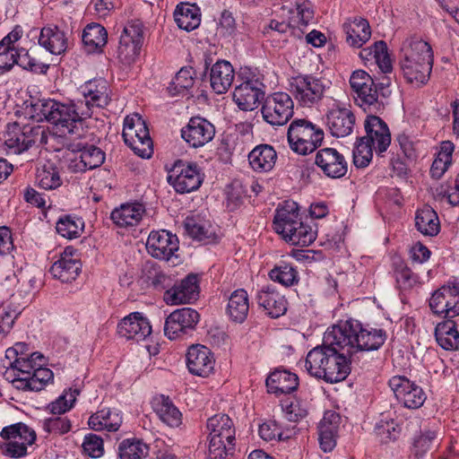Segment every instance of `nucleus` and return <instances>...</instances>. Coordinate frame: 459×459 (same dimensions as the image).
Returning <instances> with one entry per match:
<instances>
[{
  "label": "nucleus",
  "mask_w": 459,
  "mask_h": 459,
  "mask_svg": "<svg viewBox=\"0 0 459 459\" xmlns=\"http://www.w3.org/2000/svg\"><path fill=\"white\" fill-rule=\"evenodd\" d=\"M149 452V446L136 438L123 440L117 448L120 459H143Z\"/></svg>",
  "instance_id": "8fccbe9b"
},
{
  "label": "nucleus",
  "mask_w": 459,
  "mask_h": 459,
  "mask_svg": "<svg viewBox=\"0 0 459 459\" xmlns=\"http://www.w3.org/2000/svg\"><path fill=\"white\" fill-rule=\"evenodd\" d=\"M290 91L296 100L304 107H311L324 96L325 80L312 74H299L290 81Z\"/></svg>",
  "instance_id": "ddd939ff"
},
{
  "label": "nucleus",
  "mask_w": 459,
  "mask_h": 459,
  "mask_svg": "<svg viewBox=\"0 0 459 459\" xmlns=\"http://www.w3.org/2000/svg\"><path fill=\"white\" fill-rule=\"evenodd\" d=\"M350 85L356 104L365 111L377 113L384 108L383 100H378L376 83L367 72L354 71L350 77Z\"/></svg>",
  "instance_id": "9d476101"
},
{
  "label": "nucleus",
  "mask_w": 459,
  "mask_h": 459,
  "mask_svg": "<svg viewBox=\"0 0 459 459\" xmlns=\"http://www.w3.org/2000/svg\"><path fill=\"white\" fill-rule=\"evenodd\" d=\"M388 385L397 401L408 409L420 408L427 399L422 387L404 376L393 377Z\"/></svg>",
  "instance_id": "f3484780"
},
{
  "label": "nucleus",
  "mask_w": 459,
  "mask_h": 459,
  "mask_svg": "<svg viewBox=\"0 0 459 459\" xmlns=\"http://www.w3.org/2000/svg\"><path fill=\"white\" fill-rule=\"evenodd\" d=\"M146 248L152 257L169 260L178 249V239L168 230H153L149 234Z\"/></svg>",
  "instance_id": "5701e85b"
},
{
  "label": "nucleus",
  "mask_w": 459,
  "mask_h": 459,
  "mask_svg": "<svg viewBox=\"0 0 459 459\" xmlns=\"http://www.w3.org/2000/svg\"><path fill=\"white\" fill-rule=\"evenodd\" d=\"M45 358L40 352H32L29 358L9 360L4 378L12 383L13 386L24 392H39L53 381L54 374L44 368Z\"/></svg>",
  "instance_id": "7ed1b4c3"
},
{
  "label": "nucleus",
  "mask_w": 459,
  "mask_h": 459,
  "mask_svg": "<svg viewBox=\"0 0 459 459\" xmlns=\"http://www.w3.org/2000/svg\"><path fill=\"white\" fill-rule=\"evenodd\" d=\"M417 230L424 235L435 236L439 232V220L436 212L429 206L418 210L415 217Z\"/></svg>",
  "instance_id": "a18cd8bd"
},
{
  "label": "nucleus",
  "mask_w": 459,
  "mask_h": 459,
  "mask_svg": "<svg viewBox=\"0 0 459 459\" xmlns=\"http://www.w3.org/2000/svg\"><path fill=\"white\" fill-rule=\"evenodd\" d=\"M82 447L84 452L92 458H99L104 453L103 440L95 434L85 436Z\"/></svg>",
  "instance_id": "e2e57ef3"
},
{
  "label": "nucleus",
  "mask_w": 459,
  "mask_h": 459,
  "mask_svg": "<svg viewBox=\"0 0 459 459\" xmlns=\"http://www.w3.org/2000/svg\"><path fill=\"white\" fill-rule=\"evenodd\" d=\"M352 111L340 103L333 104L326 114V125L333 136L345 137L351 134L355 126Z\"/></svg>",
  "instance_id": "393cba45"
},
{
  "label": "nucleus",
  "mask_w": 459,
  "mask_h": 459,
  "mask_svg": "<svg viewBox=\"0 0 459 459\" xmlns=\"http://www.w3.org/2000/svg\"><path fill=\"white\" fill-rule=\"evenodd\" d=\"M343 30L346 34V42L352 48H361L371 37L369 23L361 17L344 23Z\"/></svg>",
  "instance_id": "e433bc0d"
},
{
  "label": "nucleus",
  "mask_w": 459,
  "mask_h": 459,
  "mask_svg": "<svg viewBox=\"0 0 459 459\" xmlns=\"http://www.w3.org/2000/svg\"><path fill=\"white\" fill-rule=\"evenodd\" d=\"M316 238V231L307 224L302 221L294 227L290 233L287 234L283 238L292 245L307 247L312 244Z\"/></svg>",
  "instance_id": "3c124183"
},
{
  "label": "nucleus",
  "mask_w": 459,
  "mask_h": 459,
  "mask_svg": "<svg viewBox=\"0 0 459 459\" xmlns=\"http://www.w3.org/2000/svg\"><path fill=\"white\" fill-rule=\"evenodd\" d=\"M15 65H19L24 70H29L35 73H46L48 65L38 62L32 57L29 52L23 48H16Z\"/></svg>",
  "instance_id": "864d4df0"
},
{
  "label": "nucleus",
  "mask_w": 459,
  "mask_h": 459,
  "mask_svg": "<svg viewBox=\"0 0 459 459\" xmlns=\"http://www.w3.org/2000/svg\"><path fill=\"white\" fill-rule=\"evenodd\" d=\"M120 336L140 342L152 333V326L142 313L134 312L124 317L117 325Z\"/></svg>",
  "instance_id": "bb28decb"
},
{
  "label": "nucleus",
  "mask_w": 459,
  "mask_h": 459,
  "mask_svg": "<svg viewBox=\"0 0 459 459\" xmlns=\"http://www.w3.org/2000/svg\"><path fill=\"white\" fill-rule=\"evenodd\" d=\"M435 336L437 343L444 350L452 351L459 348V332L455 323L451 319L437 324Z\"/></svg>",
  "instance_id": "37998d69"
},
{
  "label": "nucleus",
  "mask_w": 459,
  "mask_h": 459,
  "mask_svg": "<svg viewBox=\"0 0 459 459\" xmlns=\"http://www.w3.org/2000/svg\"><path fill=\"white\" fill-rule=\"evenodd\" d=\"M207 459H230L235 450L236 429L226 414H216L207 420Z\"/></svg>",
  "instance_id": "423d86ee"
},
{
  "label": "nucleus",
  "mask_w": 459,
  "mask_h": 459,
  "mask_svg": "<svg viewBox=\"0 0 459 459\" xmlns=\"http://www.w3.org/2000/svg\"><path fill=\"white\" fill-rule=\"evenodd\" d=\"M174 19L180 29L191 31L200 25L199 8L195 4L181 3L174 11Z\"/></svg>",
  "instance_id": "ea45409f"
},
{
  "label": "nucleus",
  "mask_w": 459,
  "mask_h": 459,
  "mask_svg": "<svg viewBox=\"0 0 459 459\" xmlns=\"http://www.w3.org/2000/svg\"><path fill=\"white\" fill-rule=\"evenodd\" d=\"M287 137L292 151L306 155L320 146L324 131L309 121L298 119L290 125Z\"/></svg>",
  "instance_id": "0eeeda50"
},
{
  "label": "nucleus",
  "mask_w": 459,
  "mask_h": 459,
  "mask_svg": "<svg viewBox=\"0 0 459 459\" xmlns=\"http://www.w3.org/2000/svg\"><path fill=\"white\" fill-rule=\"evenodd\" d=\"M366 135L358 139L353 151L354 164L367 167L372 160L373 151L381 154L391 143V133L387 124L379 117L368 115L364 120Z\"/></svg>",
  "instance_id": "39448f33"
},
{
  "label": "nucleus",
  "mask_w": 459,
  "mask_h": 459,
  "mask_svg": "<svg viewBox=\"0 0 459 459\" xmlns=\"http://www.w3.org/2000/svg\"><path fill=\"white\" fill-rule=\"evenodd\" d=\"M186 365L193 375L207 377L214 370L215 359L213 353L204 345H192L186 354Z\"/></svg>",
  "instance_id": "b1692460"
},
{
  "label": "nucleus",
  "mask_w": 459,
  "mask_h": 459,
  "mask_svg": "<svg viewBox=\"0 0 459 459\" xmlns=\"http://www.w3.org/2000/svg\"><path fill=\"white\" fill-rule=\"evenodd\" d=\"M56 229L62 237L73 239L78 238L83 231L84 221L80 217L63 215L58 219Z\"/></svg>",
  "instance_id": "de8ad7c7"
},
{
  "label": "nucleus",
  "mask_w": 459,
  "mask_h": 459,
  "mask_svg": "<svg viewBox=\"0 0 459 459\" xmlns=\"http://www.w3.org/2000/svg\"><path fill=\"white\" fill-rule=\"evenodd\" d=\"M269 277L272 281L279 282L283 286L290 287L299 282V273L290 264L281 262L270 272Z\"/></svg>",
  "instance_id": "09e8293b"
},
{
  "label": "nucleus",
  "mask_w": 459,
  "mask_h": 459,
  "mask_svg": "<svg viewBox=\"0 0 459 459\" xmlns=\"http://www.w3.org/2000/svg\"><path fill=\"white\" fill-rule=\"evenodd\" d=\"M199 296V286L197 276L187 275L178 284L166 290L164 300L167 304L178 305L190 303L196 300Z\"/></svg>",
  "instance_id": "cd10ccee"
},
{
  "label": "nucleus",
  "mask_w": 459,
  "mask_h": 459,
  "mask_svg": "<svg viewBox=\"0 0 459 459\" xmlns=\"http://www.w3.org/2000/svg\"><path fill=\"white\" fill-rule=\"evenodd\" d=\"M145 212V207L140 203H126L115 208L110 214L113 223L120 228L134 227L139 224Z\"/></svg>",
  "instance_id": "7c9ffc66"
},
{
  "label": "nucleus",
  "mask_w": 459,
  "mask_h": 459,
  "mask_svg": "<svg viewBox=\"0 0 459 459\" xmlns=\"http://www.w3.org/2000/svg\"><path fill=\"white\" fill-rule=\"evenodd\" d=\"M199 320V313L191 307L176 309L166 318L164 333L170 340L177 339L194 330Z\"/></svg>",
  "instance_id": "aec40b11"
},
{
  "label": "nucleus",
  "mask_w": 459,
  "mask_h": 459,
  "mask_svg": "<svg viewBox=\"0 0 459 459\" xmlns=\"http://www.w3.org/2000/svg\"><path fill=\"white\" fill-rule=\"evenodd\" d=\"M4 137L6 151L12 154H20L32 145H43L48 143L46 130L40 126H24L21 128L14 124L8 126Z\"/></svg>",
  "instance_id": "1a4fd4ad"
},
{
  "label": "nucleus",
  "mask_w": 459,
  "mask_h": 459,
  "mask_svg": "<svg viewBox=\"0 0 459 459\" xmlns=\"http://www.w3.org/2000/svg\"><path fill=\"white\" fill-rule=\"evenodd\" d=\"M277 152L269 144H259L248 154L251 168L256 172H269L276 163Z\"/></svg>",
  "instance_id": "c9c22d12"
},
{
  "label": "nucleus",
  "mask_w": 459,
  "mask_h": 459,
  "mask_svg": "<svg viewBox=\"0 0 459 459\" xmlns=\"http://www.w3.org/2000/svg\"><path fill=\"white\" fill-rule=\"evenodd\" d=\"M394 275L399 288L403 290L412 288L419 280L418 275L403 264L396 266Z\"/></svg>",
  "instance_id": "bf43d9fd"
},
{
  "label": "nucleus",
  "mask_w": 459,
  "mask_h": 459,
  "mask_svg": "<svg viewBox=\"0 0 459 459\" xmlns=\"http://www.w3.org/2000/svg\"><path fill=\"white\" fill-rule=\"evenodd\" d=\"M82 96L76 101L79 104L81 115L90 118L95 108H104L110 102V91L103 79H94L86 82L78 89Z\"/></svg>",
  "instance_id": "9b49d317"
},
{
  "label": "nucleus",
  "mask_w": 459,
  "mask_h": 459,
  "mask_svg": "<svg viewBox=\"0 0 459 459\" xmlns=\"http://www.w3.org/2000/svg\"><path fill=\"white\" fill-rule=\"evenodd\" d=\"M294 103L286 92H274L269 95L263 106L262 115L265 122L272 126H283L293 116Z\"/></svg>",
  "instance_id": "dca6fc26"
},
{
  "label": "nucleus",
  "mask_w": 459,
  "mask_h": 459,
  "mask_svg": "<svg viewBox=\"0 0 459 459\" xmlns=\"http://www.w3.org/2000/svg\"><path fill=\"white\" fill-rule=\"evenodd\" d=\"M433 52L430 45L420 37L405 39L400 49V67L408 82L425 84L430 76Z\"/></svg>",
  "instance_id": "20e7f679"
},
{
  "label": "nucleus",
  "mask_w": 459,
  "mask_h": 459,
  "mask_svg": "<svg viewBox=\"0 0 459 459\" xmlns=\"http://www.w3.org/2000/svg\"><path fill=\"white\" fill-rule=\"evenodd\" d=\"M122 136L126 145H134L140 139L151 138L145 121L138 114L125 118Z\"/></svg>",
  "instance_id": "58836bf2"
},
{
  "label": "nucleus",
  "mask_w": 459,
  "mask_h": 459,
  "mask_svg": "<svg viewBox=\"0 0 459 459\" xmlns=\"http://www.w3.org/2000/svg\"><path fill=\"white\" fill-rule=\"evenodd\" d=\"M235 72L232 65L226 60H218L210 71V82L217 94L225 93L232 85Z\"/></svg>",
  "instance_id": "2f4dec72"
},
{
  "label": "nucleus",
  "mask_w": 459,
  "mask_h": 459,
  "mask_svg": "<svg viewBox=\"0 0 459 459\" xmlns=\"http://www.w3.org/2000/svg\"><path fill=\"white\" fill-rule=\"evenodd\" d=\"M374 59L383 73L387 74L392 71V60L387 51V45L385 41L379 40L374 44Z\"/></svg>",
  "instance_id": "13d9d810"
},
{
  "label": "nucleus",
  "mask_w": 459,
  "mask_h": 459,
  "mask_svg": "<svg viewBox=\"0 0 459 459\" xmlns=\"http://www.w3.org/2000/svg\"><path fill=\"white\" fill-rule=\"evenodd\" d=\"M0 437L5 442L1 445L4 455L11 458H22L27 455L28 446L36 441V432L23 422L14 423L3 428Z\"/></svg>",
  "instance_id": "6e6552de"
},
{
  "label": "nucleus",
  "mask_w": 459,
  "mask_h": 459,
  "mask_svg": "<svg viewBox=\"0 0 459 459\" xmlns=\"http://www.w3.org/2000/svg\"><path fill=\"white\" fill-rule=\"evenodd\" d=\"M269 393L277 395L290 394L299 386V377L296 374L287 370L276 369L266 379Z\"/></svg>",
  "instance_id": "f704fd0d"
},
{
  "label": "nucleus",
  "mask_w": 459,
  "mask_h": 459,
  "mask_svg": "<svg viewBox=\"0 0 459 459\" xmlns=\"http://www.w3.org/2000/svg\"><path fill=\"white\" fill-rule=\"evenodd\" d=\"M386 338V332L381 328L363 325L359 321L351 318L341 321L325 331L322 345L308 351L305 368L312 377L322 379L333 345L340 347L346 352L377 351Z\"/></svg>",
  "instance_id": "f257e3e1"
},
{
  "label": "nucleus",
  "mask_w": 459,
  "mask_h": 459,
  "mask_svg": "<svg viewBox=\"0 0 459 459\" xmlns=\"http://www.w3.org/2000/svg\"><path fill=\"white\" fill-rule=\"evenodd\" d=\"M143 46L142 42L129 41L127 38L119 39V46L117 48V55L120 60L124 63L130 64L134 62L140 53Z\"/></svg>",
  "instance_id": "5fc2aeb1"
},
{
  "label": "nucleus",
  "mask_w": 459,
  "mask_h": 459,
  "mask_svg": "<svg viewBox=\"0 0 459 459\" xmlns=\"http://www.w3.org/2000/svg\"><path fill=\"white\" fill-rule=\"evenodd\" d=\"M152 407L159 419L168 426L175 428L181 424L182 414L168 396L155 397Z\"/></svg>",
  "instance_id": "4c0bfd02"
},
{
  "label": "nucleus",
  "mask_w": 459,
  "mask_h": 459,
  "mask_svg": "<svg viewBox=\"0 0 459 459\" xmlns=\"http://www.w3.org/2000/svg\"><path fill=\"white\" fill-rule=\"evenodd\" d=\"M107 39L108 32L99 23L88 24L82 34V41L88 53L100 50L107 44Z\"/></svg>",
  "instance_id": "a19ab883"
},
{
  "label": "nucleus",
  "mask_w": 459,
  "mask_h": 459,
  "mask_svg": "<svg viewBox=\"0 0 459 459\" xmlns=\"http://www.w3.org/2000/svg\"><path fill=\"white\" fill-rule=\"evenodd\" d=\"M437 439V433L432 430H426L417 437L414 441V450L416 456H422L433 446L434 441Z\"/></svg>",
  "instance_id": "338daca9"
},
{
  "label": "nucleus",
  "mask_w": 459,
  "mask_h": 459,
  "mask_svg": "<svg viewBox=\"0 0 459 459\" xmlns=\"http://www.w3.org/2000/svg\"><path fill=\"white\" fill-rule=\"evenodd\" d=\"M75 253L71 247L65 248L60 258L50 268V273L62 282L74 281L81 272L82 265L80 260L74 256Z\"/></svg>",
  "instance_id": "c85d7f7f"
},
{
  "label": "nucleus",
  "mask_w": 459,
  "mask_h": 459,
  "mask_svg": "<svg viewBox=\"0 0 459 459\" xmlns=\"http://www.w3.org/2000/svg\"><path fill=\"white\" fill-rule=\"evenodd\" d=\"M186 232L197 241L204 244H211L217 240L214 229L208 223L201 221L194 217H186L184 221Z\"/></svg>",
  "instance_id": "79ce46f5"
},
{
  "label": "nucleus",
  "mask_w": 459,
  "mask_h": 459,
  "mask_svg": "<svg viewBox=\"0 0 459 459\" xmlns=\"http://www.w3.org/2000/svg\"><path fill=\"white\" fill-rule=\"evenodd\" d=\"M28 114L37 122L46 120L58 126L67 141L75 135L81 136L82 128L78 123L87 119L81 115L77 101L64 104L51 99L36 100L29 108Z\"/></svg>",
  "instance_id": "f03ea898"
},
{
  "label": "nucleus",
  "mask_w": 459,
  "mask_h": 459,
  "mask_svg": "<svg viewBox=\"0 0 459 459\" xmlns=\"http://www.w3.org/2000/svg\"><path fill=\"white\" fill-rule=\"evenodd\" d=\"M264 98V84L256 75L247 76L233 91V100L244 111L255 109Z\"/></svg>",
  "instance_id": "a211bd4d"
},
{
  "label": "nucleus",
  "mask_w": 459,
  "mask_h": 459,
  "mask_svg": "<svg viewBox=\"0 0 459 459\" xmlns=\"http://www.w3.org/2000/svg\"><path fill=\"white\" fill-rule=\"evenodd\" d=\"M71 421L67 417H52L46 419L43 429L48 433L64 435L71 430Z\"/></svg>",
  "instance_id": "052dcab7"
},
{
  "label": "nucleus",
  "mask_w": 459,
  "mask_h": 459,
  "mask_svg": "<svg viewBox=\"0 0 459 459\" xmlns=\"http://www.w3.org/2000/svg\"><path fill=\"white\" fill-rule=\"evenodd\" d=\"M123 419L120 411L103 408L93 413L88 420L89 427L95 431L116 432L119 429Z\"/></svg>",
  "instance_id": "473e14b6"
},
{
  "label": "nucleus",
  "mask_w": 459,
  "mask_h": 459,
  "mask_svg": "<svg viewBox=\"0 0 459 459\" xmlns=\"http://www.w3.org/2000/svg\"><path fill=\"white\" fill-rule=\"evenodd\" d=\"M16 48L0 43V75L10 72L15 65Z\"/></svg>",
  "instance_id": "69168bd1"
},
{
  "label": "nucleus",
  "mask_w": 459,
  "mask_h": 459,
  "mask_svg": "<svg viewBox=\"0 0 459 459\" xmlns=\"http://www.w3.org/2000/svg\"><path fill=\"white\" fill-rule=\"evenodd\" d=\"M437 199H446L453 205H459V177L455 179L454 186L448 188L446 186H437L433 193Z\"/></svg>",
  "instance_id": "680f3d73"
},
{
  "label": "nucleus",
  "mask_w": 459,
  "mask_h": 459,
  "mask_svg": "<svg viewBox=\"0 0 459 459\" xmlns=\"http://www.w3.org/2000/svg\"><path fill=\"white\" fill-rule=\"evenodd\" d=\"M290 25L300 36L304 33V29L314 19V11L311 3L307 0H298L295 4V9L291 12Z\"/></svg>",
  "instance_id": "49530a36"
},
{
  "label": "nucleus",
  "mask_w": 459,
  "mask_h": 459,
  "mask_svg": "<svg viewBox=\"0 0 459 459\" xmlns=\"http://www.w3.org/2000/svg\"><path fill=\"white\" fill-rule=\"evenodd\" d=\"M362 351H351L346 352L336 345H333L329 360L326 367L324 368V375L322 379L327 383H337L344 380L351 371V359L353 355Z\"/></svg>",
  "instance_id": "6ab92c4d"
},
{
  "label": "nucleus",
  "mask_w": 459,
  "mask_h": 459,
  "mask_svg": "<svg viewBox=\"0 0 459 459\" xmlns=\"http://www.w3.org/2000/svg\"><path fill=\"white\" fill-rule=\"evenodd\" d=\"M300 221L298 205L294 202H287L277 209L273 224L277 233L286 237Z\"/></svg>",
  "instance_id": "72a5a7b5"
},
{
  "label": "nucleus",
  "mask_w": 459,
  "mask_h": 459,
  "mask_svg": "<svg viewBox=\"0 0 459 459\" xmlns=\"http://www.w3.org/2000/svg\"><path fill=\"white\" fill-rule=\"evenodd\" d=\"M255 299L258 306L272 318H278L287 311L285 296L273 285L263 286L256 292Z\"/></svg>",
  "instance_id": "a878e982"
},
{
  "label": "nucleus",
  "mask_w": 459,
  "mask_h": 459,
  "mask_svg": "<svg viewBox=\"0 0 459 459\" xmlns=\"http://www.w3.org/2000/svg\"><path fill=\"white\" fill-rule=\"evenodd\" d=\"M429 307L434 314L446 319L459 316V280L437 290L429 299Z\"/></svg>",
  "instance_id": "2eb2a0df"
},
{
  "label": "nucleus",
  "mask_w": 459,
  "mask_h": 459,
  "mask_svg": "<svg viewBox=\"0 0 459 459\" xmlns=\"http://www.w3.org/2000/svg\"><path fill=\"white\" fill-rule=\"evenodd\" d=\"M168 182L179 194L197 190L203 183V175L197 164L177 160L169 172Z\"/></svg>",
  "instance_id": "4468645a"
},
{
  "label": "nucleus",
  "mask_w": 459,
  "mask_h": 459,
  "mask_svg": "<svg viewBox=\"0 0 459 459\" xmlns=\"http://www.w3.org/2000/svg\"><path fill=\"white\" fill-rule=\"evenodd\" d=\"M249 302L247 292L238 289L231 293L229 298L227 312L234 322L242 323L247 316Z\"/></svg>",
  "instance_id": "c03bdc74"
},
{
  "label": "nucleus",
  "mask_w": 459,
  "mask_h": 459,
  "mask_svg": "<svg viewBox=\"0 0 459 459\" xmlns=\"http://www.w3.org/2000/svg\"><path fill=\"white\" fill-rule=\"evenodd\" d=\"M77 137L75 135L66 143L67 149L75 154L69 160L68 169L78 173L93 169L102 165L105 160V153L102 150L95 145L76 141Z\"/></svg>",
  "instance_id": "f8f14e48"
},
{
  "label": "nucleus",
  "mask_w": 459,
  "mask_h": 459,
  "mask_svg": "<svg viewBox=\"0 0 459 459\" xmlns=\"http://www.w3.org/2000/svg\"><path fill=\"white\" fill-rule=\"evenodd\" d=\"M70 35L57 26L43 27L39 36V44L54 55H61L68 48Z\"/></svg>",
  "instance_id": "c756f323"
},
{
  "label": "nucleus",
  "mask_w": 459,
  "mask_h": 459,
  "mask_svg": "<svg viewBox=\"0 0 459 459\" xmlns=\"http://www.w3.org/2000/svg\"><path fill=\"white\" fill-rule=\"evenodd\" d=\"M215 135V126L206 118L193 117L181 129V137L192 148H200L210 143Z\"/></svg>",
  "instance_id": "412c9836"
},
{
  "label": "nucleus",
  "mask_w": 459,
  "mask_h": 459,
  "mask_svg": "<svg viewBox=\"0 0 459 459\" xmlns=\"http://www.w3.org/2000/svg\"><path fill=\"white\" fill-rule=\"evenodd\" d=\"M315 164L331 178H341L348 170V163L344 156L336 149L330 147L323 148L316 152Z\"/></svg>",
  "instance_id": "4be33fe9"
},
{
  "label": "nucleus",
  "mask_w": 459,
  "mask_h": 459,
  "mask_svg": "<svg viewBox=\"0 0 459 459\" xmlns=\"http://www.w3.org/2000/svg\"><path fill=\"white\" fill-rule=\"evenodd\" d=\"M395 141L398 143L402 152L408 160H416L418 156L417 141H415L413 137L403 132L396 136Z\"/></svg>",
  "instance_id": "0e129e2a"
},
{
  "label": "nucleus",
  "mask_w": 459,
  "mask_h": 459,
  "mask_svg": "<svg viewBox=\"0 0 459 459\" xmlns=\"http://www.w3.org/2000/svg\"><path fill=\"white\" fill-rule=\"evenodd\" d=\"M127 38L129 41L142 42L143 41V23L139 20L128 22L122 31L120 39Z\"/></svg>",
  "instance_id": "774afa93"
},
{
  "label": "nucleus",
  "mask_w": 459,
  "mask_h": 459,
  "mask_svg": "<svg viewBox=\"0 0 459 459\" xmlns=\"http://www.w3.org/2000/svg\"><path fill=\"white\" fill-rule=\"evenodd\" d=\"M195 71L192 67H183L176 74L168 87L171 95H178L190 89L194 85Z\"/></svg>",
  "instance_id": "603ef678"
},
{
  "label": "nucleus",
  "mask_w": 459,
  "mask_h": 459,
  "mask_svg": "<svg viewBox=\"0 0 459 459\" xmlns=\"http://www.w3.org/2000/svg\"><path fill=\"white\" fill-rule=\"evenodd\" d=\"M36 178L38 185L46 190L56 189L62 184L59 173L55 169L39 170Z\"/></svg>",
  "instance_id": "4d7b16f0"
},
{
  "label": "nucleus",
  "mask_w": 459,
  "mask_h": 459,
  "mask_svg": "<svg viewBox=\"0 0 459 459\" xmlns=\"http://www.w3.org/2000/svg\"><path fill=\"white\" fill-rule=\"evenodd\" d=\"M79 394V390L65 392L56 401L48 405V410L52 414H63L69 411L75 403L76 395Z\"/></svg>",
  "instance_id": "6e6d98bb"
}]
</instances>
